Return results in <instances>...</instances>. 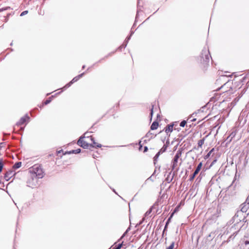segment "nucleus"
Wrapping results in <instances>:
<instances>
[{
  "label": "nucleus",
  "instance_id": "4",
  "mask_svg": "<svg viewBox=\"0 0 249 249\" xmlns=\"http://www.w3.org/2000/svg\"><path fill=\"white\" fill-rule=\"evenodd\" d=\"M181 155H182V150H178L175 157H174V158L171 162V168H172V171H173L174 170H176V171L178 170V163L179 158L181 156Z\"/></svg>",
  "mask_w": 249,
  "mask_h": 249
},
{
  "label": "nucleus",
  "instance_id": "24",
  "mask_svg": "<svg viewBox=\"0 0 249 249\" xmlns=\"http://www.w3.org/2000/svg\"><path fill=\"white\" fill-rule=\"evenodd\" d=\"M51 102V97H50L48 99H47V100H46L44 104L45 105H47L48 104H49L50 102Z\"/></svg>",
  "mask_w": 249,
  "mask_h": 249
},
{
  "label": "nucleus",
  "instance_id": "36",
  "mask_svg": "<svg viewBox=\"0 0 249 249\" xmlns=\"http://www.w3.org/2000/svg\"><path fill=\"white\" fill-rule=\"evenodd\" d=\"M13 168H15L16 167V164H15L14 165H13Z\"/></svg>",
  "mask_w": 249,
  "mask_h": 249
},
{
  "label": "nucleus",
  "instance_id": "1",
  "mask_svg": "<svg viewBox=\"0 0 249 249\" xmlns=\"http://www.w3.org/2000/svg\"><path fill=\"white\" fill-rule=\"evenodd\" d=\"M232 220L235 223L229 229V231L233 234H237L243 227L244 221L240 220L238 218V215H235L233 217Z\"/></svg>",
  "mask_w": 249,
  "mask_h": 249
},
{
  "label": "nucleus",
  "instance_id": "35",
  "mask_svg": "<svg viewBox=\"0 0 249 249\" xmlns=\"http://www.w3.org/2000/svg\"><path fill=\"white\" fill-rule=\"evenodd\" d=\"M85 68V65L83 66L82 69H84Z\"/></svg>",
  "mask_w": 249,
  "mask_h": 249
},
{
  "label": "nucleus",
  "instance_id": "38",
  "mask_svg": "<svg viewBox=\"0 0 249 249\" xmlns=\"http://www.w3.org/2000/svg\"><path fill=\"white\" fill-rule=\"evenodd\" d=\"M19 173H19V172H17V174H18V175Z\"/></svg>",
  "mask_w": 249,
  "mask_h": 249
},
{
  "label": "nucleus",
  "instance_id": "29",
  "mask_svg": "<svg viewBox=\"0 0 249 249\" xmlns=\"http://www.w3.org/2000/svg\"><path fill=\"white\" fill-rule=\"evenodd\" d=\"M147 150H148V148H147V146H145V147H144V152H146V151H147Z\"/></svg>",
  "mask_w": 249,
  "mask_h": 249
},
{
  "label": "nucleus",
  "instance_id": "15",
  "mask_svg": "<svg viewBox=\"0 0 249 249\" xmlns=\"http://www.w3.org/2000/svg\"><path fill=\"white\" fill-rule=\"evenodd\" d=\"M167 145L164 144L163 147L159 151L160 152V154L163 153V152H165L167 149Z\"/></svg>",
  "mask_w": 249,
  "mask_h": 249
},
{
  "label": "nucleus",
  "instance_id": "3",
  "mask_svg": "<svg viewBox=\"0 0 249 249\" xmlns=\"http://www.w3.org/2000/svg\"><path fill=\"white\" fill-rule=\"evenodd\" d=\"M91 141L93 142V145L89 144L87 142L84 141L83 140V137H81L79 140L77 142V144L82 147L83 148L86 149L89 147V146H92V147H101V144H97V143L95 142L93 138L91 137L90 138Z\"/></svg>",
  "mask_w": 249,
  "mask_h": 249
},
{
  "label": "nucleus",
  "instance_id": "39",
  "mask_svg": "<svg viewBox=\"0 0 249 249\" xmlns=\"http://www.w3.org/2000/svg\"><path fill=\"white\" fill-rule=\"evenodd\" d=\"M142 147V146L141 145H140V149H141V147Z\"/></svg>",
  "mask_w": 249,
  "mask_h": 249
},
{
  "label": "nucleus",
  "instance_id": "40",
  "mask_svg": "<svg viewBox=\"0 0 249 249\" xmlns=\"http://www.w3.org/2000/svg\"><path fill=\"white\" fill-rule=\"evenodd\" d=\"M2 10H1V9H0V12Z\"/></svg>",
  "mask_w": 249,
  "mask_h": 249
},
{
  "label": "nucleus",
  "instance_id": "11",
  "mask_svg": "<svg viewBox=\"0 0 249 249\" xmlns=\"http://www.w3.org/2000/svg\"><path fill=\"white\" fill-rule=\"evenodd\" d=\"M159 125V123L157 122H154L151 125L150 128L151 130H156L157 129Z\"/></svg>",
  "mask_w": 249,
  "mask_h": 249
},
{
  "label": "nucleus",
  "instance_id": "8",
  "mask_svg": "<svg viewBox=\"0 0 249 249\" xmlns=\"http://www.w3.org/2000/svg\"><path fill=\"white\" fill-rule=\"evenodd\" d=\"M202 165V162H200L199 163V164L197 165L196 170L195 171L194 173L190 177V181H192L194 179L198 173V172L200 170Z\"/></svg>",
  "mask_w": 249,
  "mask_h": 249
},
{
  "label": "nucleus",
  "instance_id": "33",
  "mask_svg": "<svg viewBox=\"0 0 249 249\" xmlns=\"http://www.w3.org/2000/svg\"><path fill=\"white\" fill-rule=\"evenodd\" d=\"M234 181H235V180H234L232 181V184H231V186H230V187H229L230 188L232 187V186L233 185V184H234Z\"/></svg>",
  "mask_w": 249,
  "mask_h": 249
},
{
  "label": "nucleus",
  "instance_id": "12",
  "mask_svg": "<svg viewBox=\"0 0 249 249\" xmlns=\"http://www.w3.org/2000/svg\"><path fill=\"white\" fill-rule=\"evenodd\" d=\"M173 124H169L165 128V132L166 133L169 132H171L173 131Z\"/></svg>",
  "mask_w": 249,
  "mask_h": 249
},
{
  "label": "nucleus",
  "instance_id": "2",
  "mask_svg": "<svg viewBox=\"0 0 249 249\" xmlns=\"http://www.w3.org/2000/svg\"><path fill=\"white\" fill-rule=\"evenodd\" d=\"M29 174L38 178H42L44 177V172L40 165L35 164L29 169Z\"/></svg>",
  "mask_w": 249,
  "mask_h": 249
},
{
  "label": "nucleus",
  "instance_id": "31",
  "mask_svg": "<svg viewBox=\"0 0 249 249\" xmlns=\"http://www.w3.org/2000/svg\"><path fill=\"white\" fill-rule=\"evenodd\" d=\"M128 231V229H127V230H126V231L124 233V234L123 235V236H122V237H121V238H123V237H124V236H125V234H126V232Z\"/></svg>",
  "mask_w": 249,
  "mask_h": 249
},
{
  "label": "nucleus",
  "instance_id": "10",
  "mask_svg": "<svg viewBox=\"0 0 249 249\" xmlns=\"http://www.w3.org/2000/svg\"><path fill=\"white\" fill-rule=\"evenodd\" d=\"M16 175V173L13 171H9L5 174L4 178L6 180H9L10 178Z\"/></svg>",
  "mask_w": 249,
  "mask_h": 249
},
{
  "label": "nucleus",
  "instance_id": "32",
  "mask_svg": "<svg viewBox=\"0 0 249 249\" xmlns=\"http://www.w3.org/2000/svg\"><path fill=\"white\" fill-rule=\"evenodd\" d=\"M153 107L151 108V112H150V114H151V115L152 116V114H153Z\"/></svg>",
  "mask_w": 249,
  "mask_h": 249
},
{
  "label": "nucleus",
  "instance_id": "14",
  "mask_svg": "<svg viewBox=\"0 0 249 249\" xmlns=\"http://www.w3.org/2000/svg\"><path fill=\"white\" fill-rule=\"evenodd\" d=\"M235 136V133L232 132L231 133V134L228 137L227 140H229V141L231 142L233 138H234Z\"/></svg>",
  "mask_w": 249,
  "mask_h": 249
},
{
  "label": "nucleus",
  "instance_id": "25",
  "mask_svg": "<svg viewBox=\"0 0 249 249\" xmlns=\"http://www.w3.org/2000/svg\"><path fill=\"white\" fill-rule=\"evenodd\" d=\"M174 213H172V214L171 215V216H170V217L168 219L167 221H166V225H168L170 221V220L171 219V218L173 216V215Z\"/></svg>",
  "mask_w": 249,
  "mask_h": 249
},
{
  "label": "nucleus",
  "instance_id": "6",
  "mask_svg": "<svg viewBox=\"0 0 249 249\" xmlns=\"http://www.w3.org/2000/svg\"><path fill=\"white\" fill-rule=\"evenodd\" d=\"M201 57L203 59L202 62L203 63H207L209 62L211 57L209 50L206 49L203 50L201 53Z\"/></svg>",
  "mask_w": 249,
  "mask_h": 249
},
{
  "label": "nucleus",
  "instance_id": "19",
  "mask_svg": "<svg viewBox=\"0 0 249 249\" xmlns=\"http://www.w3.org/2000/svg\"><path fill=\"white\" fill-rule=\"evenodd\" d=\"M186 121L185 120H183L182 122H181V123H180V126L181 127H184L185 125H186Z\"/></svg>",
  "mask_w": 249,
  "mask_h": 249
},
{
  "label": "nucleus",
  "instance_id": "13",
  "mask_svg": "<svg viewBox=\"0 0 249 249\" xmlns=\"http://www.w3.org/2000/svg\"><path fill=\"white\" fill-rule=\"evenodd\" d=\"M130 36H129V37H127L126 38V39H125V41L124 42V44L122 46H121L120 47V48H125L126 46L127 42L129 41V40L130 39Z\"/></svg>",
  "mask_w": 249,
  "mask_h": 249
},
{
  "label": "nucleus",
  "instance_id": "30",
  "mask_svg": "<svg viewBox=\"0 0 249 249\" xmlns=\"http://www.w3.org/2000/svg\"><path fill=\"white\" fill-rule=\"evenodd\" d=\"M167 225H166V224H165V227H164V229L163 231V234H164V231H165V230H166V228H167Z\"/></svg>",
  "mask_w": 249,
  "mask_h": 249
},
{
  "label": "nucleus",
  "instance_id": "7",
  "mask_svg": "<svg viewBox=\"0 0 249 249\" xmlns=\"http://www.w3.org/2000/svg\"><path fill=\"white\" fill-rule=\"evenodd\" d=\"M30 117L27 115L26 114L24 116L22 117L19 121L17 123V125H21L25 124V125L29 122Z\"/></svg>",
  "mask_w": 249,
  "mask_h": 249
},
{
  "label": "nucleus",
  "instance_id": "16",
  "mask_svg": "<svg viewBox=\"0 0 249 249\" xmlns=\"http://www.w3.org/2000/svg\"><path fill=\"white\" fill-rule=\"evenodd\" d=\"M160 154H161L160 153V152H158L156 154V155L155 156V157H154V164H156V162L157 160L159 158V157L160 156Z\"/></svg>",
  "mask_w": 249,
  "mask_h": 249
},
{
  "label": "nucleus",
  "instance_id": "9",
  "mask_svg": "<svg viewBox=\"0 0 249 249\" xmlns=\"http://www.w3.org/2000/svg\"><path fill=\"white\" fill-rule=\"evenodd\" d=\"M84 72L78 75V76L74 77L72 80L68 84H67L66 86H65V87H69L70 86H71V85L73 84V83L76 82L77 81H78L81 77H82L83 76V75L84 74Z\"/></svg>",
  "mask_w": 249,
  "mask_h": 249
},
{
  "label": "nucleus",
  "instance_id": "21",
  "mask_svg": "<svg viewBox=\"0 0 249 249\" xmlns=\"http://www.w3.org/2000/svg\"><path fill=\"white\" fill-rule=\"evenodd\" d=\"M152 212V208H150L149 210H148L145 213V216H148Z\"/></svg>",
  "mask_w": 249,
  "mask_h": 249
},
{
  "label": "nucleus",
  "instance_id": "26",
  "mask_svg": "<svg viewBox=\"0 0 249 249\" xmlns=\"http://www.w3.org/2000/svg\"><path fill=\"white\" fill-rule=\"evenodd\" d=\"M22 163L21 162H17V169L19 168L21 166Z\"/></svg>",
  "mask_w": 249,
  "mask_h": 249
},
{
  "label": "nucleus",
  "instance_id": "5",
  "mask_svg": "<svg viewBox=\"0 0 249 249\" xmlns=\"http://www.w3.org/2000/svg\"><path fill=\"white\" fill-rule=\"evenodd\" d=\"M38 179L37 177L30 174L27 181V186L33 188L36 187L38 185Z\"/></svg>",
  "mask_w": 249,
  "mask_h": 249
},
{
  "label": "nucleus",
  "instance_id": "18",
  "mask_svg": "<svg viewBox=\"0 0 249 249\" xmlns=\"http://www.w3.org/2000/svg\"><path fill=\"white\" fill-rule=\"evenodd\" d=\"M204 139H203L202 140H199L198 142V146L200 147H202V145L204 144Z\"/></svg>",
  "mask_w": 249,
  "mask_h": 249
},
{
  "label": "nucleus",
  "instance_id": "17",
  "mask_svg": "<svg viewBox=\"0 0 249 249\" xmlns=\"http://www.w3.org/2000/svg\"><path fill=\"white\" fill-rule=\"evenodd\" d=\"M3 167V160L2 159L0 158V173L2 171Z\"/></svg>",
  "mask_w": 249,
  "mask_h": 249
},
{
  "label": "nucleus",
  "instance_id": "23",
  "mask_svg": "<svg viewBox=\"0 0 249 249\" xmlns=\"http://www.w3.org/2000/svg\"><path fill=\"white\" fill-rule=\"evenodd\" d=\"M214 149L213 148L208 154L207 155L205 156V159H207L211 155L212 152L213 151Z\"/></svg>",
  "mask_w": 249,
  "mask_h": 249
},
{
  "label": "nucleus",
  "instance_id": "28",
  "mask_svg": "<svg viewBox=\"0 0 249 249\" xmlns=\"http://www.w3.org/2000/svg\"><path fill=\"white\" fill-rule=\"evenodd\" d=\"M122 244H119L117 247L116 248V249H120L122 247Z\"/></svg>",
  "mask_w": 249,
  "mask_h": 249
},
{
  "label": "nucleus",
  "instance_id": "41",
  "mask_svg": "<svg viewBox=\"0 0 249 249\" xmlns=\"http://www.w3.org/2000/svg\"><path fill=\"white\" fill-rule=\"evenodd\" d=\"M115 249H116V248Z\"/></svg>",
  "mask_w": 249,
  "mask_h": 249
},
{
  "label": "nucleus",
  "instance_id": "20",
  "mask_svg": "<svg viewBox=\"0 0 249 249\" xmlns=\"http://www.w3.org/2000/svg\"><path fill=\"white\" fill-rule=\"evenodd\" d=\"M80 152H81V149H77L72 150V153H74V154H78Z\"/></svg>",
  "mask_w": 249,
  "mask_h": 249
},
{
  "label": "nucleus",
  "instance_id": "37",
  "mask_svg": "<svg viewBox=\"0 0 249 249\" xmlns=\"http://www.w3.org/2000/svg\"><path fill=\"white\" fill-rule=\"evenodd\" d=\"M23 128H24V127H20V129H21V130H23Z\"/></svg>",
  "mask_w": 249,
  "mask_h": 249
},
{
  "label": "nucleus",
  "instance_id": "22",
  "mask_svg": "<svg viewBox=\"0 0 249 249\" xmlns=\"http://www.w3.org/2000/svg\"><path fill=\"white\" fill-rule=\"evenodd\" d=\"M175 246V243L173 242L166 249H173Z\"/></svg>",
  "mask_w": 249,
  "mask_h": 249
},
{
  "label": "nucleus",
  "instance_id": "27",
  "mask_svg": "<svg viewBox=\"0 0 249 249\" xmlns=\"http://www.w3.org/2000/svg\"><path fill=\"white\" fill-rule=\"evenodd\" d=\"M27 13H28V11H24L21 13L20 16H24V15H26Z\"/></svg>",
  "mask_w": 249,
  "mask_h": 249
},
{
  "label": "nucleus",
  "instance_id": "34",
  "mask_svg": "<svg viewBox=\"0 0 249 249\" xmlns=\"http://www.w3.org/2000/svg\"><path fill=\"white\" fill-rule=\"evenodd\" d=\"M196 120V119H194V118H192V120H191V121L192 122L195 121Z\"/></svg>",
  "mask_w": 249,
  "mask_h": 249
}]
</instances>
